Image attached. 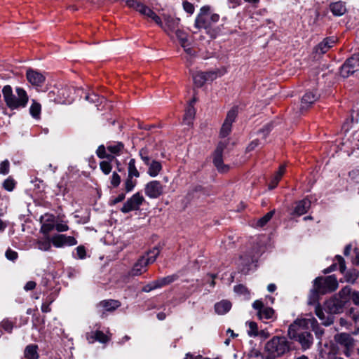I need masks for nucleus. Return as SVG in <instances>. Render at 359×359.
I'll return each mask as SVG.
<instances>
[{
  "instance_id": "obj_1",
  "label": "nucleus",
  "mask_w": 359,
  "mask_h": 359,
  "mask_svg": "<svg viewBox=\"0 0 359 359\" xmlns=\"http://www.w3.org/2000/svg\"><path fill=\"white\" fill-rule=\"evenodd\" d=\"M2 94L6 106L11 109L24 108L28 102L27 92L20 87L15 88V93L9 85L4 86Z\"/></svg>"
},
{
  "instance_id": "obj_2",
  "label": "nucleus",
  "mask_w": 359,
  "mask_h": 359,
  "mask_svg": "<svg viewBox=\"0 0 359 359\" xmlns=\"http://www.w3.org/2000/svg\"><path fill=\"white\" fill-rule=\"evenodd\" d=\"M337 287L338 282L334 276L316 278L314 280L313 289L311 291L309 303L315 302L318 294H324L334 291Z\"/></svg>"
},
{
  "instance_id": "obj_3",
  "label": "nucleus",
  "mask_w": 359,
  "mask_h": 359,
  "mask_svg": "<svg viewBox=\"0 0 359 359\" xmlns=\"http://www.w3.org/2000/svg\"><path fill=\"white\" fill-rule=\"evenodd\" d=\"M298 327H302L306 329H312L318 338H320L323 334V330L318 324L317 320L311 315L306 317L297 319L293 324H291L288 328V333L291 337H296V331Z\"/></svg>"
},
{
  "instance_id": "obj_4",
  "label": "nucleus",
  "mask_w": 359,
  "mask_h": 359,
  "mask_svg": "<svg viewBox=\"0 0 359 359\" xmlns=\"http://www.w3.org/2000/svg\"><path fill=\"white\" fill-rule=\"evenodd\" d=\"M219 20V15L212 13L210 6H204L196 16L194 25L197 29H208Z\"/></svg>"
},
{
  "instance_id": "obj_5",
  "label": "nucleus",
  "mask_w": 359,
  "mask_h": 359,
  "mask_svg": "<svg viewBox=\"0 0 359 359\" xmlns=\"http://www.w3.org/2000/svg\"><path fill=\"white\" fill-rule=\"evenodd\" d=\"M290 344L284 337H273L265 345V350L271 358L280 357L290 351Z\"/></svg>"
},
{
  "instance_id": "obj_6",
  "label": "nucleus",
  "mask_w": 359,
  "mask_h": 359,
  "mask_svg": "<svg viewBox=\"0 0 359 359\" xmlns=\"http://www.w3.org/2000/svg\"><path fill=\"white\" fill-rule=\"evenodd\" d=\"M139 155L144 162L148 166L147 173L152 177H156L162 170L161 163L156 160H151L149 150L147 148H142L140 150Z\"/></svg>"
},
{
  "instance_id": "obj_7",
  "label": "nucleus",
  "mask_w": 359,
  "mask_h": 359,
  "mask_svg": "<svg viewBox=\"0 0 359 359\" xmlns=\"http://www.w3.org/2000/svg\"><path fill=\"white\" fill-rule=\"evenodd\" d=\"M230 140L229 139H225L224 140H221L215 151L214 156H213V163L215 167L219 172H224L228 170V165L223 163L222 154L224 152L225 149L228 148L229 145Z\"/></svg>"
},
{
  "instance_id": "obj_8",
  "label": "nucleus",
  "mask_w": 359,
  "mask_h": 359,
  "mask_svg": "<svg viewBox=\"0 0 359 359\" xmlns=\"http://www.w3.org/2000/svg\"><path fill=\"white\" fill-rule=\"evenodd\" d=\"M346 304V297L341 295L339 292L338 296H335L325 302V310L332 315L333 313H340Z\"/></svg>"
},
{
  "instance_id": "obj_9",
  "label": "nucleus",
  "mask_w": 359,
  "mask_h": 359,
  "mask_svg": "<svg viewBox=\"0 0 359 359\" xmlns=\"http://www.w3.org/2000/svg\"><path fill=\"white\" fill-rule=\"evenodd\" d=\"M359 70V53L348 58L340 69V74L346 78Z\"/></svg>"
},
{
  "instance_id": "obj_10",
  "label": "nucleus",
  "mask_w": 359,
  "mask_h": 359,
  "mask_svg": "<svg viewBox=\"0 0 359 359\" xmlns=\"http://www.w3.org/2000/svg\"><path fill=\"white\" fill-rule=\"evenodd\" d=\"M252 307L257 311L258 318L262 320L276 319L274 310L272 308L265 306L260 300H256L252 304Z\"/></svg>"
},
{
  "instance_id": "obj_11",
  "label": "nucleus",
  "mask_w": 359,
  "mask_h": 359,
  "mask_svg": "<svg viewBox=\"0 0 359 359\" xmlns=\"http://www.w3.org/2000/svg\"><path fill=\"white\" fill-rule=\"evenodd\" d=\"M144 201V198L143 196L140 193L137 192L126 201L121 208V211L123 213H128L133 210H137L140 208Z\"/></svg>"
},
{
  "instance_id": "obj_12",
  "label": "nucleus",
  "mask_w": 359,
  "mask_h": 359,
  "mask_svg": "<svg viewBox=\"0 0 359 359\" xmlns=\"http://www.w3.org/2000/svg\"><path fill=\"white\" fill-rule=\"evenodd\" d=\"M193 80L197 87L203 86L205 82L212 81L219 76L218 71H210L206 72H196L193 74Z\"/></svg>"
},
{
  "instance_id": "obj_13",
  "label": "nucleus",
  "mask_w": 359,
  "mask_h": 359,
  "mask_svg": "<svg viewBox=\"0 0 359 359\" xmlns=\"http://www.w3.org/2000/svg\"><path fill=\"white\" fill-rule=\"evenodd\" d=\"M237 114L238 111L235 107L229 111L220 130V137L225 138L230 134L232 123L234 122L236 117L237 116Z\"/></svg>"
},
{
  "instance_id": "obj_14",
  "label": "nucleus",
  "mask_w": 359,
  "mask_h": 359,
  "mask_svg": "<svg viewBox=\"0 0 359 359\" xmlns=\"http://www.w3.org/2000/svg\"><path fill=\"white\" fill-rule=\"evenodd\" d=\"M145 194L150 198H157L163 192V186L157 180L147 183L144 188Z\"/></svg>"
},
{
  "instance_id": "obj_15",
  "label": "nucleus",
  "mask_w": 359,
  "mask_h": 359,
  "mask_svg": "<svg viewBox=\"0 0 359 359\" xmlns=\"http://www.w3.org/2000/svg\"><path fill=\"white\" fill-rule=\"evenodd\" d=\"M51 242L55 248H63L65 246H73L76 245L77 241L74 237L64 234H56L51 238Z\"/></svg>"
},
{
  "instance_id": "obj_16",
  "label": "nucleus",
  "mask_w": 359,
  "mask_h": 359,
  "mask_svg": "<svg viewBox=\"0 0 359 359\" xmlns=\"http://www.w3.org/2000/svg\"><path fill=\"white\" fill-rule=\"evenodd\" d=\"M180 19L170 15H164L162 28L168 35L174 33L179 28Z\"/></svg>"
},
{
  "instance_id": "obj_17",
  "label": "nucleus",
  "mask_w": 359,
  "mask_h": 359,
  "mask_svg": "<svg viewBox=\"0 0 359 359\" xmlns=\"http://www.w3.org/2000/svg\"><path fill=\"white\" fill-rule=\"evenodd\" d=\"M310 207L311 201L307 198L297 201L294 205L291 215L294 217H300L306 213Z\"/></svg>"
},
{
  "instance_id": "obj_18",
  "label": "nucleus",
  "mask_w": 359,
  "mask_h": 359,
  "mask_svg": "<svg viewBox=\"0 0 359 359\" xmlns=\"http://www.w3.org/2000/svg\"><path fill=\"white\" fill-rule=\"evenodd\" d=\"M126 5L136 11L139 12L141 15H142L145 18H148V16L151 13L152 10L144 4L139 2L136 0H127Z\"/></svg>"
},
{
  "instance_id": "obj_19",
  "label": "nucleus",
  "mask_w": 359,
  "mask_h": 359,
  "mask_svg": "<svg viewBox=\"0 0 359 359\" xmlns=\"http://www.w3.org/2000/svg\"><path fill=\"white\" fill-rule=\"evenodd\" d=\"M27 79L31 84L37 86H41L45 81V77L43 74L33 69L27 70Z\"/></svg>"
},
{
  "instance_id": "obj_20",
  "label": "nucleus",
  "mask_w": 359,
  "mask_h": 359,
  "mask_svg": "<svg viewBox=\"0 0 359 359\" xmlns=\"http://www.w3.org/2000/svg\"><path fill=\"white\" fill-rule=\"evenodd\" d=\"M86 339L89 343L98 341L100 343L105 344L109 341L110 337L102 331H96L87 333Z\"/></svg>"
},
{
  "instance_id": "obj_21",
  "label": "nucleus",
  "mask_w": 359,
  "mask_h": 359,
  "mask_svg": "<svg viewBox=\"0 0 359 359\" xmlns=\"http://www.w3.org/2000/svg\"><path fill=\"white\" fill-rule=\"evenodd\" d=\"M336 40L333 38H327L325 39L322 42L318 43L315 48L316 53L318 55H322L325 53L329 50L330 48H332L335 43Z\"/></svg>"
},
{
  "instance_id": "obj_22",
  "label": "nucleus",
  "mask_w": 359,
  "mask_h": 359,
  "mask_svg": "<svg viewBox=\"0 0 359 359\" xmlns=\"http://www.w3.org/2000/svg\"><path fill=\"white\" fill-rule=\"evenodd\" d=\"M340 294L346 297V303L352 301L355 305L359 306V292L352 291L348 287H345L340 290Z\"/></svg>"
},
{
  "instance_id": "obj_23",
  "label": "nucleus",
  "mask_w": 359,
  "mask_h": 359,
  "mask_svg": "<svg viewBox=\"0 0 359 359\" xmlns=\"http://www.w3.org/2000/svg\"><path fill=\"white\" fill-rule=\"evenodd\" d=\"M147 264L144 262V257H141L133 265L130 274L133 276H137L147 271Z\"/></svg>"
},
{
  "instance_id": "obj_24",
  "label": "nucleus",
  "mask_w": 359,
  "mask_h": 359,
  "mask_svg": "<svg viewBox=\"0 0 359 359\" xmlns=\"http://www.w3.org/2000/svg\"><path fill=\"white\" fill-rule=\"evenodd\" d=\"M318 98V95L313 91L306 92L302 97L301 106L302 109L308 108L314 103Z\"/></svg>"
},
{
  "instance_id": "obj_25",
  "label": "nucleus",
  "mask_w": 359,
  "mask_h": 359,
  "mask_svg": "<svg viewBox=\"0 0 359 359\" xmlns=\"http://www.w3.org/2000/svg\"><path fill=\"white\" fill-rule=\"evenodd\" d=\"M297 340L304 349H307L313 343V337L309 332H302L298 334Z\"/></svg>"
},
{
  "instance_id": "obj_26",
  "label": "nucleus",
  "mask_w": 359,
  "mask_h": 359,
  "mask_svg": "<svg viewBox=\"0 0 359 359\" xmlns=\"http://www.w3.org/2000/svg\"><path fill=\"white\" fill-rule=\"evenodd\" d=\"M315 312L323 325H330L333 323V316L330 313L325 315L319 305L316 306Z\"/></svg>"
},
{
  "instance_id": "obj_27",
  "label": "nucleus",
  "mask_w": 359,
  "mask_h": 359,
  "mask_svg": "<svg viewBox=\"0 0 359 359\" xmlns=\"http://www.w3.org/2000/svg\"><path fill=\"white\" fill-rule=\"evenodd\" d=\"M335 341L344 346L346 348H348L353 345V339L349 334L347 333H341L335 335L334 337Z\"/></svg>"
},
{
  "instance_id": "obj_28",
  "label": "nucleus",
  "mask_w": 359,
  "mask_h": 359,
  "mask_svg": "<svg viewBox=\"0 0 359 359\" xmlns=\"http://www.w3.org/2000/svg\"><path fill=\"white\" fill-rule=\"evenodd\" d=\"M231 308V304L227 300H222L215 305V311L219 315L226 313Z\"/></svg>"
},
{
  "instance_id": "obj_29",
  "label": "nucleus",
  "mask_w": 359,
  "mask_h": 359,
  "mask_svg": "<svg viewBox=\"0 0 359 359\" xmlns=\"http://www.w3.org/2000/svg\"><path fill=\"white\" fill-rule=\"evenodd\" d=\"M330 8L333 15L336 16H341L346 11V6L344 3L341 1H337L331 4Z\"/></svg>"
},
{
  "instance_id": "obj_30",
  "label": "nucleus",
  "mask_w": 359,
  "mask_h": 359,
  "mask_svg": "<svg viewBox=\"0 0 359 359\" xmlns=\"http://www.w3.org/2000/svg\"><path fill=\"white\" fill-rule=\"evenodd\" d=\"M38 346L35 344H29L26 346L24 352L25 358L27 359H38Z\"/></svg>"
},
{
  "instance_id": "obj_31",
  "label": "nucleus",
  "mask_w": 359,
  "mask_h": 359,
  "mask_svg": "<svg viewBox=\"0 0 359 359\" xmlns=\"http://www.w3.org/2000/svg\"><path fill=\"white\" fill-rule=\"evenodd\" d=\"M196 114L195 109L192 103H190L187 107L185 114L184 116L183 121L184 124L189 126L191 124L193 119Z\"/></svg>"
},
{
  "instance_id": "obj_32",
  "label": "nucleus",
  "mask_w": 359,
  "mask_h": 359,
  "mask_svg": "<svg viewBox=\"0 0 359 359\" xmlns=\"http://www.w3.org/2000/svg\"><path fill=\"white\" fill-rule=\"evenodd\" d=\"M101 307L104 308L107 311H111L120 306L121 304L117 300H105L102 301L99 304Z\"/></svg>"
},
{
  "instance_id": "obj_33",
  "label": "nucleus",
  "mask_w": 359,
  "mask_h": 359,
  "mask_svg": "<svg viewBox=\"0 0 359 359\" xmlns=\"http://www.w3.org/2000/svg\"><path fill=\"white\" fill-rule=\"evenodd\" d=\"M160 250L158 248H154L152 250H151L147 255L144 257V262L147 264V266L150 264L154 263L158 255H159Z\"/></svg>"
},
{
  "instance_id": "obj_34",
  "label": "nucleus",
  "mask_w": 359,
  "mask_h": 359,
  "mask_svg": "<svg viewBox=\"0 0 359 359\" xmlns=\"http://www.w3.org/2000/svg\"><path fill=\"white\" fill-rule=\"evenodd\" d=\"M124 145L122 142H114L107 146V150L114 154H119L123 149Z\"/></svg>"
},
{
  "instance_id": "obj_35",
  "label": "nucleus",
  "mask_w": 359,
  "mask_h": 359,
  "mask_svg": "<svg viewBox=\"0 0 359 359\" xmlns=\"http://www.w3.org/2000/svg\"><path fill=\"white\" fill-rule=\"evenodd\" d=\"M41 111V106L39 103L33 101L29 108V112L34 118H39Z\"/></svg>"
},
{
  "instance_id": "obj_36",
  "label": "nucleus",
  "mask_w": 359,
  "mask_h": 359,
  "mask_svg": "<svg viewBox=\"0 0 359 359\" xmlns=\"http://www.w3.org/2000/svg\"><path fill=\"white\" fill-rule=\"evenodd\" d=\"M128 177H138L140 176V172L136 168L135 160L134 158H131L130 160V161L128 163Z\"/></svg>"
},
{
  "instance_id": "obj_37",
  "label": "nucleus",
  "mask_w": 359,
  "mask_h": 359,
  "mask_svg": "<svg viewBox=\"0 0 359 359\" xmlns=\"http://www.w3.org/2000/svg\"><path fill=\"white\" fill-rule=\"evenodd\" d=\"M175 280V276H168L167 277L161 278L158 280H155L157 288L167 285L172 283Z\"/></svg>"
},
{
  "instance_id": "obj_38",
  "label": "nucleus",
  "mask_w": 359,
  "mask_h": 359,
  "mask_svg": "<svg viewBox=\"0 0 359 359\" xmlns=\"http://www.w3.org/2000/svg\"><path fill=\"white\" fill-rule=\"evenodd\" d=\"M246 325H248L249 330H248V334L250 337H257L259 335L258 326L255 322L250 321L247 322Z\"/></svg>"
},
{
  "instance_id": "obj_39",
  "label": "nucleus",
  "mask_w": 359,
  "mask_h": 359,
  "mask_svg": "<svg viewBox=\"0 0 359 359\" xmlns=\"http://www.w3.org/2000/svg\"><path fill=\"white\" fill-rule=\"evenodd\" d=\"M51 239H43V240H39L37 242L38 248L41 250L43 251H48L51 248Z\"/></svg>"
},
{
  "instance_id": "obj_40",
  "label": "nucleus",
  "mask_w": 359,
  "mask_h": 359,
  "mask_svg": "<svg viewBox=\"0 0 359 359\" xmlns=\"http://www.w3.org/2000/svg\"><path fill=\"white\" fill-rule=\"evenodd\" d=\"M15 184V181L12 177H9L4 181L3 187L8 191H12Z\"/></svg>"
},
{
  "instance_id": "obj_41",
  "label": "nucleus",
  "mask_w": 359,
  "mask_h": 359,
  "mask_svg": "<svg viewBox=\"0 0 359 359\" xmlns=\"http://www.w3.org/2000/svg\"><path fill=\"white\" fill-rule=\"evenodd\" d=\"M274 210L269 212L257 221V225L260 227L264 226L272 218Z\"/></svg>"
},
{
  "instance_id": "obj_42",
  "label": "nucleus",
  "mask_w": 359,
  "mask_h": 359,
  "mask_svg": "<svg viewBox=\"0 0 359 359\" xmlns=\"http://www.w3.org/2000/svg\"><path fill=\"white\" fill-rule=\"evenodd\" d=\"M100 167L104 174L108 175L110 173L112 169L111 163L108 161H103L100 162Z\"/></svg>"
},
{
  "instance_id": "obj_43",
  "label": "nucleus",
  "mask_w": 359,
  "mask_h": 359,
  "mask_svg": "<svg viewBox=\"0 0 359 359\" xmlns=\"http://www.w3.org/2000/svg\"><path fill=\"white\" fill-rule=\"evenodd\" d=\"M13 327V323L8 320H4L0 324V330H4L8 332H11Z\"/></svg>"
},
{
  "instance_id": "obj_44",
  "label": "nucleus",
  "mask_w": 359,
  "mask_h": 359,
  "mask_svg": "<svg viewBox=\"0 0 359 359\" xmlns=\"http://www.w3.org/2000/svg\"><path fill=\"white\" fill-rule=\"evenodd\" d=\"M131 177H128L125 182V189L126 192L131 191L136 185V180H133Z\"/></svg>"
},
{
  "instance_id": "obj_45",
  "label": "nucleus",
  "mask_w": 359,
  "mask_h": 359,
  "mask_svg": "<svg viewBox=\"0 0 359 359\" xmlns=\"http://www.w3.org/2000/svg\"><path fill=\"white\" fill-rule=\"evenodd\" d=\"M285 165H280L278 171L275 174L274 177H273V178H274V184L275 185H278L279 181L280 180V179H281L282 176L283 175V174L285 173Z\"/></svg>"
},
{
  "instance_id": "obj_46",
  "label": "nucleus",
  "mask_w": 359,
  "mask_h": 359,
  "mask_svg": "<svg viewBox=\"0 0 359 359\" xmlns=\"http://www.w3.org/2000/svg\"><path fill=\"white\" fill-rule=\"evenodd\" d=\"M96 154H97V156L100 158H112L111 156L107 154L106 148L104 145L99 146V147L97 148V149L96 151Z\"/></svg>"
},
{
  "instance_id": "obj_47",
  "label": "nucleus",
  "mask_w": 359,
  "mask_h": 359,
  "mask_svg": "<svg viewBox=\"0 0 359 359\" xmlns=\"http://www.w3.org/2000/svg\"><path fill=\"white\" fill-rule=\"evenodd\" d=\"M10 163L8 160H5L0 163V174L7 175L9 172Z\"/></svg>"
},
{
  "instance_id": "obj_48",
  "label": "nucleus",
  "mask_w": 359,
  "mask_h": 359,
  "mask_svg": "<svg viewBox=\"0 0 359 359\" xmlns=\"http://www.w3.org/2000/svg\"><path fill=\"white\" fill-rule=\"evenodd\" d=\"M147 18L153 20L159 27H163V20L154 11H151Z\"/></svg>"
},
{
  "instance_id": "obj_49",
  "label": "nucleus",
  "mask_w": 359,
  "mask_h": 359,
  "mask_svg": "<svg viewBox=\"0 0 359 359\" xmlns=\"http://www.w3.org/2000/svg\"><path fill=\"white\" fill-rule=\"evenodd\" d=\"M55 228V225L52 223H44L41 226V231L44 234L49 233Z\"/></svg>"
},
{
  "instance_id": "obj_50",
  "label": "nucleus",
  "mask_w": 359,
  "mask_h": 359,
  "mask_svg": "<svg viewBox=\"0 0 359 359\" xmlns=\"http://www.w3.org/2000/svg\"><path fill=\"white\" fill-rule=\"evenodd\" d=\"M6 257L11 261L14 262L18 258V253L11 249H8L6 252Z\"/></svg>"
},
{
  "instance_id": "obj_51",
  "label": "nucleus",
  "mask_w": 359,
  "mask_h": 359,
  "mask_svg": "<svg viewBox=\"0 0 359 359\" xmlns=\"http://www.w3.org/2000/svg\"><path fill=\"white\" fill-rule=\"evenodd\" d=\"M121 183V177L116 172H113L111 179V184L114 187H117Z\"/></svg>"
},
{
  "instance_id": "obj_52",
  "label": "nucleus",
  "mask_w": 359,
  "mask_h": 359,
  "mask_svg": "<svg viewBox=\"0 0 359 359\" xmlns=\"http://www.w3.org/2000/svg\"><path fill=\"white\" fill-rule=\"evenodd\" d=\"M183 8L189 14H193L194 13V5L188 1L183 3Z\"/></svg>"
},
{
  "instance_id": "obj_53",
  "label": "nucleus",
  "mask_w": 359,
  "mask_h": 359,
  "mask_svg": "<svg viewBox=\"0 0 359 359\" xmlns=\"http://www.w3.org/2000/svg\"><path fill=\"white\" fill-rule=\"evenodd\" d=\"M180 41L181 46L184 48V50L189 54H192L191 49L190 48H187V39L186 34H183V36H182V39L180 40Z\"/></svg>"
},
{
  "instance_id": "obj_54",
  "label": "nucleus",
  "mask_w": 359,
  "mask_h": 359,
  "mask_svg": "<svg viewBox=\"0 0 359 359\" xmlns=\"http://www.w3.org/2000/svg\"><path fill=\"white\" fill-rule=\"evenodd\" d=\"M55 229L58 232H64V231H68L69 226H68V225L66 223L60 222V223H57L55 225Z\"/></svg>"
},
{
  "instance_id": "obj_55",
  "label": "nucleus",
  "mask_w": 359,
  "mask_h": 359,
  "mask_svg": "<svg viewBox=\"0 0 359 359\" xmlns=\"http://www.w3.org/2000/svg\"><path fill=\"white\" fill-rule=\"evenodd\" d=\"M336 259L339 265V269H340L341 272L344 273V271L346 270V264H345V261H344V258L340 255H337Z\"/></svg>"
},
{
  "instance_id": "obj_56",
  "label": "nucleus",
  "mask_w": 359,
  "mask_h": 359,
  "mask_svg": "<svg viewBox=\"0 0 359 359\" xmlns=\"http://www.w3.org/2000/svg\"><path fill=\"white\" fill-rule=\"evenodd\" d=\"M349 177L352 180L359 183V169H354L349 172Z\"/></svg>"
},
{
  "instance_id": "obj_57",
  "label": "nucleus",
  "mask_w": 359,
  "mask_h": 359,
  "mask_svg": "<svg viewBox=\"0 0 359 359\" xmlns=\"http://www.w3.org/2000/svg\"><path fill=\"white\" fill-rule=\"evenodd\" d=\"M76 254L79 259H84L86 257V250L83 246H78L76 248Z\"/></svg>"
},
{
  "instance_id": "obj_58",
  "label": "nucleus",
  "mask_w": 359,
  "mask_h": 359,
  "mask_svg": "<svg viewBox=\"0 0 359 359\" xmlns=\"http://www.w3.org/2000/svg\"><path fill=\"white\" fill-rule=\"evenodd\" d=\"M156 288H157V286L156 284V281H153V282L150 283L149 284L145 285L142 288V291L144 292H150L154 289H156Z\"/></svg>"
},
{
  "instance_id": "obj_59",
  "label": "nucleus",
  "mask_w": 359,
  "mask_h": 359,
  "mask_svg": "<svg viewBox=\"0 0 359 359\" xmlns=\"http://www.w3.org/2000/svg\"><path fill=\"white\" fill-rule=\"evenodd\" d=\"M351 317L354 321L355 328L357 329L355 333H358L359 332V313H353Z\"/></svg>"
},
{
  "instance_id": "obj_60",
  "label": "nucleus",
  "mask_w": 359,
  "mask_h": 359,
  "mask_svg": "<svg viewBox=\"0 0 359 359\" xmlns=\"http://www.w3.org/2000/svg\"><path fill=\"white\" fill-rule=\"evenodd\" d=\"M36 285V284L34 281H32V280L28 281L24 286V289L26 291L32 290L35 288Z\"/></svg>"
},
{
  "instance_id": "obj_61",
  "label": "nucleus",
  "mask_w": 359,
  "mask_h": 359,
  "mask_svg": "<svg viewBox=\"0 0 359 359\" xmlns=\"http://www.w3.org/2000/svg\"><path fill=\"white\" fill-rule=\"evenodd\" d=\"M229 6L235 8L241 4V0H227Z\"/></svg>"
},
{
  "instance_id": "obj_62",
  "label": "nucleus",
  "mask_w": 359,
  "mask_h": 359,
  "mask_svg": "<svg viewBox=\"0 0 359 359\" xmlns=\"http://www.w3.org/2000/svg\"><path fill=\"white\" fill-rule=\"evenodd\" d=\"M124 198H125V194H121L117 197H116L115 198H114L113 200L111 201V204L115 205V204L123 201Z\"/></svg>"
},
{
  "instance_id": "obj_63",
  "label": "nucleus",
  "mask_w": 359,
  "mask_h": 359,
  "mask_svg": "<svg viewBox=\"0 0 359 359\" xmlns=\"http://www.w3.org/2000/svg\"><path fill=\"white\" fill-rule=\"evenodd\" d=\"M86 100L90 102H97L99 100V97L97 95L95 94H92V95H87L86 96Z\"/></svg>"
},
{
  "instance_id": "obj_64",
  "label": "nucleus",
  "mask_w": 359,
  "mask_h": 359,
  "mask_svg": "<svg viewBox=\"0 0 359 359\" xmlns=\"http://www.w3.org/2000/svg\"><path fill=\"white\" fill-rule=\"evenodd\" d=\"M246 288L241 285H238L234 287V291L237 293L244 294L246 292Z\"/></svg>"
}]
</instances>
